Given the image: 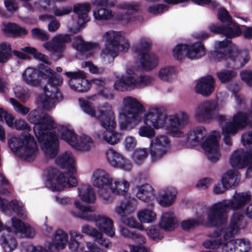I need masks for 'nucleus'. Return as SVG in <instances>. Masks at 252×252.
<instances>
[{"mask_svg":"<svg viewBox=\"0 0 252 252\" xmlns=\"http://www.w3.org/2000/svg\"><path fill=\"white\" fill-rule=\"evenodd\" d=\"M233 199L223 200L208 209L206 214L210 226H217L224 223L227 219V214L231 209L234 211L232 218L235 215H242L239 227L242 222L244 214L252 220V204H249L244 209L245 205L251 200L250 192H235L233 196Z\"/></svg>","mask_w":252,"mask_h":252,"instance_id":"nucleus-1","label":"nucleus"},{"mask_svg":"<svg viewBox=\"0 0 252 252\" xmlns=\"http://www.w3.org/2000/svg\"><path fill=\"white\" fill-rule=\"evenodd\" d=\"M56 164L67 172H63L56 168L49 170L46 186L53 191H62L66 188H73L78 185L75 177L77 169L74 158H56Z\"/></svg>","mask_w":252,"mask_h":252,"instance_id":"nucleus-2","label":"nucleus"},{"mask_svg":"<svg viewBox=\"0 0 252 252\" xmlns=\"http://www.w3.org/2000/svg\"><path fill=\"white\" fill-rule=\"evenodd\" d=\"M39 122L33 127L35 135L40 147L49 158H57L59 140L55 132L48 131L57 127L56 124L48 114H43Z\"/></svg>","mask_w":252,"mask_h":252,"instance_id":"nucleus-3","label":"nucleus"},{"mask_svg":"<svg viewBox=\"0 0 252 252\" xmlns=\"http://www.w3.org/2000/svg\"><path fill=\"white\" fill-rule=\"evenodd\" d=\"M91 181L93 185L98 189V194L105 200L111 198V193L125 195L129 187V183L125 179L112 178L105 170H94Z\"/></svg>","mask_w":252,"mask_h":252,"instance_id":"nucleus-4","label":"nucleus"},{"mask_svg":"<svg viewBox=\"0 0 252 252\" xmlns=\"http://www.w3.org/2000/svg\"><path fill=\"white\" fill-rule=\"evenodd\" d=\"M74 205L81 212L77 214L71 211L70 213L74 217L86 221H94L99 231L103 232L111 237L114 236L115 229L111 219L106 216L96 215L94 214V210L91 207L82 205L78 201H75Z\"/></svg>","mask_w":252,"mask_h":252,"instance_id":"nucleus-5","label":"nucleus"},{"mask_svg":"<svg viewBox=\"0 0 252 252\" xmlns=\"http://www.w3.org/2000/svg\"><path fill=\"white\" fill-rule=\"evenodd\" d=\"M20 136H12L8 139V145L19 158H32L36 156L38 147L34 137L30 133Z\"/></svg>","mask_w":252,"mask_h":252,"instance_id":"nucleus-6","label":"nucleus"},{"mask_svg":"<svg viewBox=\"0 0 252 252\" xmlns=\"http://www.w3.org/2000/svg\"><path fill=\"white\" fill-rule=\"evenodd\" d=\"M167 118V116L160 109L157 107L150 109L144 117V122L146 126L140 127L139 135L150 139L154 138L155 131L151 126H153L156 129L164 127Z\"/></svg>","mask_w":252,"mask_h":252,"instance_id":"nucleus-7","label":"nucleus"},{"mask_svg":"<svg viewBox=\"0 0 252 252\" xmlns=\"http://www.w3.org/2000/svg\"><path fill=\"white\" fill-rule=\"evenodd\" d=\"M24 80L29 85L33 86L40 85L42 80H47V84L51 83L54 80L61 77L49 67L41 63L38 66V69L28 67L23 73ZM58 79V82H60ZM57 83L58 81L56 82Z\"/></svg>","mask_w":252,"mask_h":252,"instance_id":"nucleus-8","label":"nucleus"},{"mask_svg":"<svg viewBox=\"0 0 252 252\" xmlns=\"http://www.w3.org/2000/svg\"><path fill=\"white\" fill-rule=\"evenodd\" d=\"M99 113L98 119L101 126L106 129L103 135L104 140L111 145L117 143L121 135L114 130L116 126L114 112L110 110H100Z\"/></svg>","mask_w":252,"mask_h":252,"instance_id":"nucleus-9","label":"nucleus"},{"mask_svg":"<svg viewBox=\"0 0 252 252\" xmlns=\"http://www.w3.org/2000/svg\"><path fill=\"white\" fill-rule=\"evenodd\" d=\"M61 139L64 140L76 150L82 152L89 151L93 145L92 139L84 135L78 138V135L73 130H70L64 126H61L59 130Z\"/></svg>","mask_w":252,"mask_h":252,"instance_id":"nucleus-10","label":"nucleus"},{"mask_svg":"<svg viewBox=\"0 0 252 252\" xmlns=\"http://www.w3.org/2000/svg\"><path fill=\"white\" fill-rule=\"evenodd\" d=\"M125 106L124 115L125 118V126L132 123L138 122L140 120L139 115L144 111L143 105L135 98L126 96L123 99Z\"/></svg>","mask_w":252,"mask_h":252,"instance_id":"nucleus-11","label":"nucleus"},{"mask_svg":"<svg viewBox=\"0 0 252 252\" xmlns=\"http://www.w3.org/2000/svg\"><path fill=\"white\" fill-rule=\"evenodd\" d=\"M68 0H37L34 3L35 8L40 12L52 13L57 17L66 15L71 13L72 8L66 6L58 7L56 2H65Z\"/></svg>","mask_w":252,"mask_h":252,"instance_id":"nucleus-12","label":"nucleus"},{"mask_svg":"<svg viewBox=\"0 0 252 252\" xmlns=\"http://www.w3.org/2000/svg\"><path fill=\"white\" fill-rule=\"evenodd\" d=\"M219 110L217 100H205L198 105L195 113V119L199 122L210 121L218 116Z\"/></svg>","mask_w":252,"mask_h":252,"instance_id":"nucleus-13","label":"nucleus"},{"mask_svg":"<svg viewBox=\"0 0 252 252\" xmlns=\"http://www.w3.org/2000/svg\"><path fill=\"white\" fill-rule=\"evenodd\" d=\"M242 219V215H235L232 218L229 226L226 229L223 235V252H236L235 239L232 238L239 231L240 222Z\"/></svg>","mask_w":252,"mask_h":252,"instance_id":"nucleus-14","label":"nucleus"},{"mask_svg":"<svg viewBox=\"0 0 252 252\" xmlns=\"http://www.w3.org/2000/svg\"><path fill=\"white\" fill-rule=\"evenodd\" d=\"M57 79H60V82L56 83L58 80H54L44 87L45 98L42 101V107L44 109L49 110L56 101L63 99V94L58 88L62 84L63 78L61 76Z\"/></svg>","mask_w":252,"mask_h":252,"instance_id":"nucleus-15","label":"nucleus"},{"mask_svg":"<svg viewBox=\"0 0 252 252\" xmlns=\"http://www.w3.org/2000/svg\"><path fill=\"white\" fill-rule=\"evenodd\" d=\"M107 45L110 46L113 48L112 49L107 47L106 50L108 53L111 55L113 57H116L118 55V53L120 47H122L124 52L128 50L129 44L127 41L124 44H121L124 37L122 35L121 32H115L110 31L106 32L105 34Z\"/></svg>","mask_w":252,"mask_h":252,"instance_id":"nucleus-16","label":"nucleus"},{"mask_svg":"<svg viewBox=\"0 0 252 252\" xmlns=\"http://www.w3.org/2000/svg\"><path fill=\"white\" fill-rule=\"evenodd\" d=\"M170 144L168 138L165 135L157 136L151 141L150 153L151 158H160L167 153V146Z\"/></svg>","mask_w":252,"mask_h":252,"instance_id":"nucleus-17","label":"nucleus"},{"mask_svg":"<svg viewBox=\"0 0 252 252\" xmlns=\"http://www.w3.org/2000/svg\"><path fill=\"white\" fill-rule=\"evenodd\" d=\"M71 40L68 34L58 35L52 39V42H46L43 44V47L49 51L58 53V58L63 57V53L65 49V44Z\"/></svg>","mask_w":252,"mask_h":252,"instance_id":"nucleus-18","label":"nucleus"},{"mask_svg":"<svg viewBox=\"0 0 252 252\" xmlns=\"http://www.w3.org/2000/svg\"><path fill=\"white\" fill-rule=\"evenodd\" d=\"M201 146L205 152L212 156L211 158H220V156L218 135H209L201 143Z\"/></svg>","mask_w":252,"mask_h":252,"instance_id":"nucleus-19","label":"nucleus"},{"mask_svg":"<svg viewBox=\"0 0 252 252\" xmlns=\"http://www.w3.org/2000/svg\"><path fill=\"white\" fill-rule=\"evenodd\" d=\"M67 241V234L62 229L57 230L54 234L52 243L48 246L49 252H58L59 249H63Z\"/></svg>","mask_w":252,"mask_h":252,"instance_id":"nucleus-20","label":"nucleus"},{"mask_svg":"<svg viewBox=\"0 0 252 252\" xmlns=\"http://www.w3.org/2000/svg\"><path fill=\"white\" fill-rule=\"evenodd\" d=\"M81 231L82 233L93 237L95 242L104 246L105 248H111L112 243L110 240L104 238L103 234L96 228L85 224L82 227Z\"/></svg>","mask_w":252,"mask_h":252,"instance_id":"nucleus-21","label":"nucleus"},{"mask_svg":"<svg viewBox=\"0 0 252 252\" xmlns=\"http://www.w3.org/2000/svg\"><path fill=\"white\" fill-rule=\"evenodd\" d=\"M214 79L211 75L202 78L196 85L195 92L203 96H208L214 90Z\"/></svg>","mask_w":252,"mask_h":252,"instance_id":"nucleus-22","label":"nucleus"},{"mask_svg":"<svg viewBox=\"0 0 252 252\" xmlns=\"http://www.w3.org/2000/svg\"><path fill=\"white\" fill-rule=\"evenodd\" d=\"M91 9V6L89 3H78L73 6V11L77 15L78 24L79 27L83 25L90 20L88 13Z\"/></svg>","mask_w":252,"mask_h":252,"instance_id":"nucleus-23","label":"nucleus"},{"mask_svg":"<svg viewBox=\"0 0 252 252\" xmlns=\"http://www.w3.org/2000/svg\"><path fill=\"white\" fill-rule=\"evenodd\" d=\"M231 50V57H229V59L232 60L235 65L238 67H243L249 60V52L247 50H239L235 46Z\"/></svg>","mask_w":252,"mask_h":252,"instance_id":"nucleus-24","label":"nucleus"},{"mask_svg":"<svg viewBox=\"0 0 252 252\" xmlns=\"http://www.w3.org/2000/svg\"><path fill=\"white\" fill-rule=\"evenodd\" d=\"M186 57L189 59H199L206 54L205 46L201 41L195 42L192 44H187Z\"/></svg>","mask_w":252,"mask_h":252,"instance_id":"nucleus-25","label":"nucleus"},{"mask_svg":"<svg viewBox=\"0 0 252 252\" xmlns=\"http://www.w3.org/2000/svg\"><path fill=\"white\" fill-rule=\"evenodd\" d=\"M136 197L144 202H150L154 200L155 193L153 187L148 184L136 187Z\"/></svg>","mask_w":252,"mask_h":252,"instance_id":"nucleus-26","label":"nucleus"},{"mask_svg":"<svg viewBox=\"0 0 252 252\" xmlns=\"http://www.w3.org/2000/svg\"><path fill=\"white\" fill-rule=\"evenodd\" d=\"M139 7V5L137 3H123L119 5V8L126 10V11L124 14H121L118 16L119 20L124 21L126 23L135 20L136 17L132 15L138 12Z\"/></svg>","mask_w":252,"mask_h":252,"instance_id":"nucleus-27","label":"nucleus"},{"mask_svg":"<svg viewBox=\"0 0 252 252\" xmlns=\"http://www.w3.org/2000/svg\"><path fill=\"white\" fill-rule=\"evenodd\" d=\"M177 191L174 187H167L159 191V203L164 207L171 205L176 197Z\"/></svg>","mask_w":252,"mask_h":252,"instance_id":"nucleus-28","label":"nucleus"},{"mask_svg":"<svg viewBox=\"0 0 252 252\" xmlns=\"http://www.w3.org/2000/svg\"><path fill=\"white\" fill-rule=\"evenodd\" d=\"M160 227L167 231L173 230L177 226V219L173 212L168 211L162 214Z\"/></svg>","mask_w":252,"mask_h":252,"instance_id":"nucleus-29","label":"nucleus"},{"mask_svg":"<svg viewBox=\"0 0 252 252\" xmlns=\"http://www.w3.org/2000/svg\"><path fill=\"white\" fill-rule=\"evenodd\" d=\"M240 181L239 173L234 170L227 171L222 176L221 182L225 189L237 186Z\"/></svg>","mask_w":252,"mask_h":252,"instance_id":"nucleus-30","label":"nucleus"},{"mask_svg":"<svg viewBox=\"0 0 252 252\" xmlns=\"http://www.w3.org/2000/svg\"><path fill=\"white\" fill-rule=\"evenodd\" d=\"M2 31L5 35H11L13 37H20L28 34L27 30L14 23H8L3 25Z\"/></svg>","mask_w":252,"mask_h":252,"instance_id":"nucleus-31","label":"nucleus"},{"mask_svg":"<svg viewBox=\"0 0 252 252\" xmlns=\"http://www.w3.org/2000/svg\"><path fill=\"white\" fill-rule=\"evenodd\" d=\"M12 222L16 231L21 233L25 237L33 238L35 235V229L29 224H24L20 220L12 218Z\"/></svg>","mask_w":252,"mask_h":252,"instance_id":"nucleus-32","label":"nucleus"},{"mask_svg":"<svg viewBox=\"0 0 252 252\" xmlns=\"http://www.w3.org/2000/svg\"><path fill=\"white\" fill-rule=\"evenodd\" d=\"M80 199L87 203H93L95 199L94 191L92 187L88 184H82L78 188Z\"/></svg>","mask_w":252,"mask_h":252,"instance_id":"nucleus-33","label":"nucleus"},{"mask_svg":"<svg viewBox=\"0 0 252 252\" xmlns=\"http://www.w3.org/2000/svg\"><path fill=\"white\" fill-rule=\"evenodd\" d=\"M115 212L120 217L121 221L124 224L131 228H137L140 230H143V226L137 222L133 217L128 216L129 215L123 214L121 207H118L115 209Z\"/></svg>","mask_w":252,"mask_h":252,"instance_id":"nucleus-34","label":"nucleus"},{"mask_svg":"<svg viewBox=\"0 0 252 252\" xmlns=\"http://www.w3.org/2000/svg\"><path fill=\"white\" fill-rule=\"evenodd\" d=\"M140 63L144 70L150 71L158 65V60L155 55L147 54L141 57Z\"/></svg>","mask_w":252,"mask_h":252,"instance_id":"nucleus-35","label":"nucleus"},{"mask_svg":"<svg viewBox=\"0 0 252 252\" xmlns=\"http://www.w3.org/2000/svg\"><path fill=\"white\" fill-rule=\"evenodd\" d=\"M231 24L227 23L226 25H222L221 33V35L229 39L239 36L242 33V30L239 25H234L231 27Z\"/></svg>","mask_w":252,"mask_h":252,"instance_id":"nucleus-36","label":"nucleus"},{"mask_svg":"<svg viewBox=\"0 0 252 252\" xmlns=\"http://www.w3.org/2000/svg\"><path fill=\"white\" fill-rule=\"evenodd\" d=\"M206 214H200L197 213V220L188 219L182 221L181 223L182 228L185 231H189L195 228L199 223H203L205 219Z\"/></svg>","mask_w":252,"mask_h":252,"instance_id":"nucleus-37","label":"nucleus"},{"mask_svg":"<svg viewBox=\"0 0 252 252\" xmlns=\"http://www.w3.org/2000/svg\"><path fill=\"white\" fill-rule=\"evenodd\" d=\"M137 218L142 223H153L157 219L156 213L150 209H143L139 211L137 214Z\"/></svg>","mask_w":252,"mask_h":252,"instance_id":"nucleus-38","label":"nucleus"},{"mask_svg":"<svg viewBox=\"0 0 252 252\" xmlns=\"http://www.w3.org/2000/svg\"><path fill=\"white\" fill-rule=\"evenodd\" d=\"M134 78L131 76L122 77L119 80L115 81L114 88L120 91H125L129 88H134Z\"/></svg>","mask_w":252,"mask_h":252,"instance_id":"nucleus-39","label":"nucleus"},{"mask_svg":"<svg viewBox=\"0 0 252 252\" xmlns=\"http://www.w3.org/2000/svg\"><path fill=\"white\" fill-rule=\"evenodd\" d=\"M107 160L110 165L116 168L128 171L132 167V163L128 158H107Z\"/></svg>","mask_w":252,"mask_h":252,"instance_id":"nucleus-40","label":"nucleus"},{"mask_svg":"<svg viewBox=\"0 0 252 252\" xmlns=\"http://www.w3.org/2000/svg\"><path fill=\"white\" fill-rule=\"evenodd\" d=\"M70 241L68 244L69 249L72 251L82 252L83 249L80 247V242L79 240L82 239L83 235L75 230L69 231Z\"/></svg>","mask_w":252,"mask_h":252,"instance_id":"nucleus-41","label":"nucleus"},{"mask_svg":"<svg viewBox=\"0 0 252 252\" xmlns=\"http://www.w3.org/2000/svg\"><path fill=\"white\" fill-rule=\"evenodd\" d=\"M233 121L239 129L251 125L250 115L245 112H239L233 118Z\"/></svg>","mask_w":252,"mask_h":252,"instance_id":"nucleus-42","label":"nucleus"},{"mask_svg":"<svg viewBox=\"0 0 252 252\" xmlns=\"http://www.w3.org/2000/svg\"><path fill=\"white\" fill-rule=\"evenodd\" d=\"M74 40L76 42L80 41L79 43L77 42L74 43L73 45L77 50L82 52L89 51L99 46L98 43L85 42L80 36H77L74 37Z\"/></svg>","mask_w":252,"mask_h":252,"instance_id":"nucleus-43","label":"nucleus"},{"mask_svg":"<svg viewBox=\"0 0 252 252\" xmlns=\"http://www.w3.org/2000/svg\"><path fill=\"white\" fill-rule=\"evenodd\" d=\"M152 42L149 39L142 37L140 39L139 43L134 47V51L141 57L149 54Z\"/></svg>","mask_w":252,"mask_h":252,"instance_id":"nucleus-44","label":"nucleus"},{"mask_svg":"<svg viewBox=\"0 0 252 252\" xmlns=\"http://www.w3.org/2000/svg\"><path fill=\"white\" fill-rule=\"evenodd\" d=\"M12 57V51L9 43L3 42L0 43V63H5Z\"/></svg>","mask_w":252,"mask_h":252,"instance_id":"nucleus-45","label":"nucleus"},{"mask_svg":"<svg viewBox=\"0 0 252 252\" xmlns=\"http://www.w3.org/2000/svg\"><path fill=\"white\" fill-rule=\"evenodd\" d=\"M230 163L237 169L248 167L247 171L252 172V158H230Z\"/></svg>","mask_w":252,"mask_h":252,"instance_id":"nucleus-46","label":"nucleus"},{"mask_svg":"<svg viewBox=\"0 0 252 252\" xmlns=\"http://www.w3.org/2000/svg\"><path fill=\"white\" fill-rule=\"evenodd\" d=\"M91 87V83L86 79V77L74 83V86H70L72 90L79 93L87 92L90 90Z\"/></svg>","mask_w":252,"mask_h":252,"instance_id":"nucleus-47","label":"nucleus"},{"mask_svg":"<svg viewBox=\"0 0 252 252\" xmlns=\"http://www.w3.org/2000/svg\"><path fill=\"white\" fill-rule=\"evenodd\" d=\"M231 50L222 52L220 50L211 51L209 55V59L214 62H220L222 60L229 59L231 57Z\"/></svg>","mask_w":252,"mask_h":252,"instance_id":"nucleus-48","label":"nucleus"},{"mask_svg":"<svg viewBox=\"0 0 252 252\" xmlns=\"http://www.w3.org/2000/svg\"><path fill=\"white\" fill-rule=\"evenodd\" d=\"M137 203L134 199L127 201L126 202H122L116 206L115 210L118 207H121L123 214L130 215L133 213L136 210Z\"/></svg>","mask_w":252,"mask_h":252,"instance_id":"nucleus-49","label":"nucleus"},{"mask_svg":"<svg viewBox=\"0 0 252 252\" xmlns=\"http://www.w3.org/2000/svg\"><path fill=\"white\" fill-rule=\"evenodd\" d=\"M237 75V73L233 70L222 69L217 72V76L222 83H226L231 81Z\"/></svg>","mask_w":252,"mask_h":252,"instance_id":"nucleus-50","label":"nucleus"},{"mask_svg":"<svg viewBox=\"0 0 252 252\" xmlns=\"http://www.w3.org/2000/svg\"><path fill=\"white\" fill-rule=\"evenodd\" d=\"M176 71L175 67L167 66L160 69L158 76L163 81L170 82L172 79L173 75L175 74Z\"/></svg>","mask_w":252,"mask_h":252,"instance_id":"nucleus-51","label":"nucleus"},{"mask_svg":"<svg viewBox=\"0 0 252 252\" xmlns=\"http://www.w3.org/2000/svg\"><path fill=\"white\" fill-rule=\"evenodd\" d=\"M0 241L5 252H11L17 246L15 239L13 238H10L9 235H7V239L5 236H1Z\"/></svg>","mask_w":252,"mask_h":252,"instance_id":"nucleus-52","label":"nucleus"},{"mask_svg":"<svg viewBox=\"0 0 252 252\" xmlns=\"http://www.w3.org/2000/svg\"><path fill=\"white\" fill-rule=\"evenodd\" d=\"M94 18L97 20H106L113 16L111 10L102 8L94 11Z\"/></svg>","mask_w":252,"mask_h":252,"instance_id":"nucleus-53","label":"nucleus"},{"mask_svg":"<svg viewBox=\"0 0 252 252\" xmlns=\"http://www.w3.org/2000/svg\"><path fill=\"white\" fill-rule=\"evenodd\" d=\"M64 74L70 79L69 81V86H74V83L80 79H83V77H86V74L84 71L81 70L75 72L66 71L64 73Z\"/></svg>","mask_w":252,"mask_h":252,"instance_id":"nucleus-54","label":"nucleus"},{"mask_svg":"<svg viewBox=\"0 0 252 252\" xmlns=\"http://www.w3.org/2000/svg\"><path fill=\"white\" fill-rule=\"evenodd\" d=\"M10 207L19 216L22 217L23 219L27 217V214L24 210L23 204L18 200H12L9 203Z\"/></svg>","mask_w":252,"mask_h":252,"instance_id":"nucleus-55","label":"nucleus"},{"mask_svg":"<svg viewBox=\"0 0 252 252\" xmlns=\"http://www.w3.org/2000/svg\"><path fill=\"white\" fill-rule=\"evenodd\" d=\"M31 34L33 38L40 40L42 41H46L49 39L48 33L38 28L32 29Z\"/></svg>","mask_w":252,"mask_h":252,"instance_id":"nucleus-56","label":"nucleus"},{"mask_svg":"<svg viewBox=\"0 0 252 252\" xmlns=\"http://www.w3.org/2000/svg\"><path fill=\"white\" fill-rule=\"evenodd\" d=\"M236 252H248L251 248L250 242L246 239H235Z\"/></svg>","mask_w":252,"mask_h":252,"instance_id":"nucleus-57","label":"nucleus"},{"mask_svg":"<svg viewBox=\"0 0 252 252\" xmlns=\"http://www.w3.org/2000/svg\"><path fill=\"white\" fill-rule=\"evenodd\" d=\"M169 6L165 4H154L148 7V12L154 15H158L162 14L164 10L167 11Z\"/></svg>","mask_w":252,"mask_h":252,"instance_id":"nucleus-58","label":"nucleus"},{"mask_svg":"<svg viewBox=\"0 0 252 252\" xmlns=\"http://www.w3.org/2000/svg\"><path fill=\"white\" fill-rule=\"evenodd\" d=\"M187 44H178L173 50V55L177 60H181L186 56L185 46Z\"/></svg>","mask_w":252,"mask_h":252,"instance_id":"nucleus-59","label":"nucleus"},{"mask_svg":"<svg viewBox=\"0 0 252 252\" xmlns=\"http://www.w3.org/2000/svg\"><path fill=\"white\" fill-rule=\"evenodd\" d=\"M194 138L192 141L197 144H201L206 136L205 128L203 126L196 127L193 131Z\"/></svg>","mask_w":252,"mask_h":252,"instance_id":"nucleus-60","label":"nucleus"},{"mask_svg":"<svg viewBox=\"0 0 252 252\" xmlns=\"http://www.w3.org/2000/svg\"><path fill=\"white\" fill-rule=\"evenodd\" d=\"M222 133L223 134L235 135L239 129L235 124L233 122L225 123L224 126H222Z\"/></svg>","mask_w":252,"mask_h":252,"instance_id":"nucleus-61","label":"nucleus"},{"mask_svg":"<svg viewBox=\"0 0 252 252\" xmlns=\"http://www.w3.org/2000/svg\"><path fill=\"white\" fill-rule=\"evenodd\" d=\"M218 18L220 22L224 23L232 24V18L228 12L224 8H220L218 12Z\"/></svg>","mask_w":252,"mask_h":252,"instance_id":"nucleus-62","label":"nucleus"},{"mask_svg":"<svg viewBox=\"0 0 252 252\" xmlns=\"http://www.w3.org/2000/svg\"><path fill=\"white\" fill-rule=\"evenodd\" d=\"M83 110L92 117L95 116V107L93 106L92 103L87 100H83L81 104Z\"/></svg>","mask_w":252,"mask_h":252,"instance_id":"nucleus-63","label":"nucleus"},{"mask_svg":"<svg viewBox=\"0 0 252 252\" xmlns=\"http://www.w3.org/2000/svg\"><path fill=\"white\" fill-rule=\"evenodd\" d=\"M146 232L147 235L154 240L160 239L163 237L160 232L159 229L157 226L149 227L146 230Z\"/></svg>","mask_w":252,"mask_h":252,"instance_id":"nucleus-64","label":"nucleus"}]
</instances>
